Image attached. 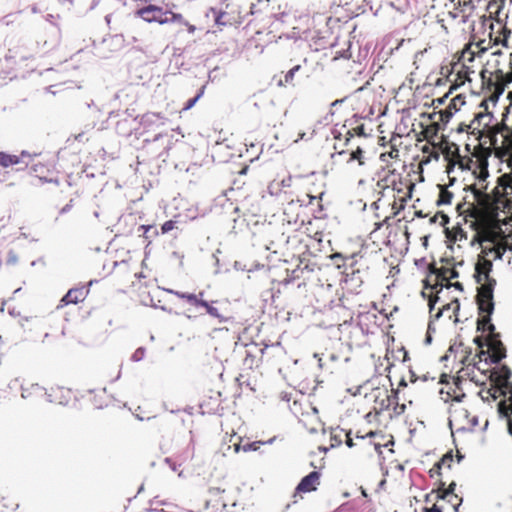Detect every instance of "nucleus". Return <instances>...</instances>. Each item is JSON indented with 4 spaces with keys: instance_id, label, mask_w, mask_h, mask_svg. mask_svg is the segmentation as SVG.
Masks as SVG:
<instances>
[{
    "instance_id": "10",
    "label": "nucleus",
    "mask_w": 512,
    "mask_h": 512,
    "mask_svg": "<svg viewBox=\"0 0 512 512\" xmlns=\"http://www.w3.org/2000/svg\"><path fill=\"white\" fill-rule=\"evenodd\" d=\"M86 293L83 288L70 289L61 299V303L64 305L77 304L84 300Z\"/></svg>"
},
{
    "instance_id": "62",
    "label": "nucleus",
    "mask_w": 512,
    "mask_h": 512,
    "mask_svg": "<svg viewBox=\"0 0 512 512\" xmlns=\"http://www.w3.org/2000/svg\"><path fill=\"white\" fill-rule=\"evenodd\" d=\"M399 386H403V387L407 386L406 381H405L404 379H402V380L400 381V383H399Z\"/></svg>"
},
{
    "instance_id": "16",
    "label": "nucleus",
    "mask_w": 512,
    "mask_h": 512,
    "mask_svg": "<svg viewBox=\"0 0 512 512\" xmlns=\"http://www.w3.org/2000/svg\"><path fill=\"white\" fill-rule=\"evenodd\" d=\"M160 139H165L166 140L165 149H169L171 147V145L173 143V135L169 134V133L158 132L153 137V139H145L144 141L145 142H156V141H159Z\"/></svg>"
},
{
    "instance_id": "49",
    "label": "nucleus",
    "mask_w": 512,
    "mask_h": 512,
    "mask_svg": "<svg viewBox=\"0 0 512 512\" xmlns=\"http://www.w3.org/2000/svg\"><path fill=\"white\" fill-rule=\"evenodd\" d=\"M424 512H442L437 506H433L432 508H427Z\"/></svg>"
},
{
    "instance_id": "53",
    "label": "nucleus",
    "mask_w": 512,
    "mask_h": 512,
    "mask_svg": "<svg viewBox=\"0 0 512 512\" xmlns=\"http://www.w3.org/2000/svg\"><path fill=\"white\" fill-rule=\"evenodd\" d=\"M505 80H506V83H511L512 82V72L511 73H507L505 75Z\"/></svg>"
},
{
    "instance_id": "45",
    "label": "nucleus",
    "mask_w": 512,
    "mask_h": 512,
    "mask_svg": "<svg viewBox=\"0 0 512 512\" xmlns=\"http://www.w3.org/2000/svg\"><path fill=\"white\" fill-rule=\"evenodd\" d=\"M470 127H471V125H466V124L462 123V124L459 125V127L457 129V132L462 133V132L466 131L468 128H470Z\"/></svg>"
},
{
    "instance_id": "64",
    "label": "nucleus",
    "mask_w": 512,
    "mask_h": 512,
    "mask_svg": "<svg viewBox=\"0 0 512 512\" xmlns=\"http://www.w3.org/2000/svg\"><path fill=\"white\" fill-rule=\"evenodd\" d=\"M434 305H435V303L432 300H430V302H429L430 310L434 309Z\"/></svg>"
},
{
    "instance_id": "29",
    "label": "nucleus",
    "mask_w": 512,
    "mask_h": 512,
    "mask_svg": "<svg viewBox=\"0 0 512 512\" xmlns=\"http://www.w3.org/2000/svg\"><path fill=\"white\" fill-rule=\"evenodd\" d=\"M452 305L453 303L444 305L443 308L436 313L435 318L439 319L442 316L444 310L450 309ZM454 310H459V302L457 300L454 302Z\"/></svg>"
},
{
    "instance_id": "48",
    "label": "nucleus",
    "mask_w": 512,
    "mask_h": 512,
    "mask_svg": "<svg viewBox=\"0 0 512 512\" xmlns=\"http://www.w3.org/2000/svg\"><path fill=\"white\" fill-rule=\"evenodd\" d=\"M472 191H473L476 199H479L482 196V192L480 190L476 189L475 187L472 188Z\"/></svg>"
},
{
    "instance_id": "43",
    "label": "nucleus",
    "mask_w": 512,
    "mask_h": 512,
    "mask_svg": "<svg viewBox=\"0 0 512 512\" xmlns=\"http://www.w3.org/2000/svg\"><path fill=\"white\" fill-rule=\"evenodd\" d=\"M189 433H190L191 437H190V444H189L188 448L191 449V457H193L194 456V449H195V447H194V439H193V434H192L191 430L189 431Z\"/></svg>"
},
{
    "instance_id": "41",
    "label": "nucleus",
    "mask_w": 512,
    "mask_h": 512,
    "mask_svg": "<svg viewBox=\"0 0 512 512\" xmlns=\"http://www.w3.org/2000/svg\"><path fill=\"white\" fill-rule=\"evenodd\" d=\"M439 215H440V219H441V221H440L441 226H445L446 224L449 223V217L446 214H444L443 212H439Z\"/></svg>"
},
{
    "instance_id": "46",
    "label": "nucleus",
    "mask_w": 512,
    "mask_h": 512,
    "mask_svg": "<svg viewBox=\"0 0 512 512\" xmlns=\"http://www.w3.org/2000/svg\"><path fill=\"white\" fill-rule=\"evenodd\" d=\"M346 445H347L349 448H352V447L354 446L353 440H352V438L350 437V432H349V433H347Z\"/></svg>"
},
{
    "instance_id": "18",
    "label": "nucleus",
    "mask_w": 512,
    "mask_h": 512,
    "mask_svg": "<svg viewBox=\"0 0 512 512\" xmlns=\"http://www.w3.org/2000/svg\"><path fill=\"white\" fill-rule=\"evenodd\" d=\"M453 198V194L446 189H442L439 194V198L437 200V205H447L450 204Z\"/></svg>"
},
{
    "instance_id": "3",
    "label": "nucleus",
    "mask_w": 512,
    "mask_h": 512,
    "mask_svg": "<svg viewBox=\"0 0 512 512\" xmlns=\"http://www.w3.org/2000/svg\"><path fill=\"white\" fill-rule=\"evenodd\" d=\"M31 387L35 390L43 391V397L50 403L67 405L71 399V390L63 387L51 388L50 391H47L37 383H32Z\"/></svg>"
},
{
    "instance_id": "19",
    "label": "nucleus",
    "mask_w": 512,
    "mask_h": 512,
    "mask_svg": "<svg viewBox=\"0 0 512 512\" xmlns=\"http://www.w3.org/2000/svg\"><path fill=\"white\" fill-rule=\"evenodd\" d=\"M452 460H453L452 452H448V453H446V454L441 458V460H440V461H438V462L434 465V467H433L432 471H433V470H437V471H439V470L442 468V466H443V465H447V466L450 468V467H451V462H452Z\"/></svg>"
},
{
    "instance_id": "34",
    "label": "nucleus",
    "mask_w": 512,
    "mask_h": 512,
    "mask_svg": "<svg viewBox=\"0 0 512 512\" xmlns=\"http://www.w3.org/2000/svg\"><path fill=\"white\" fill-rule=\"evenodd\" d=\"M268 192L270 195H277L280 192L279 184L278 182H271L268 186Z\"/></svg>"
},
{
    "instance_id": "35",
    "label": "nucleus",
    "mask_w": 512,
    "mask_h": 512,
    "mask_svg": "<svg viewBox=\"0 0 512 512\" xmlns=\"http://www.w3.org/2000/svg\"><path fill=\"white\" fill-rule=\"evenodd\" d=\"M175 227V222L172 221V220H169V221H166L162 227H161V230H162V233L165 234V233H168L170 232L171 230H173Z\"/></svg>"
},
{
    "instance_id": "47",
    "label": "nucleus",
    "mask_w": 512,
    "mask_h": 512,
    "mask_svg": "<svg viewBox=\"0 0 512 512\" xmlns=\"http://www.w3.org/2000/svg\"><path fill=\"white\" fill-rule=\"evenodd\" d=\"M354 130L358 135H365L363 125L356 127Z\"/></svg>"
},
{
    "instance_id": "59",
    "label": "nucleus",
    "mask_w": 512,
    "mask_h": 512,
    "mask_svg": "<svg viewBox=\"0 0 512 512\" xmlns=\"http://www.w3.org/2000/svg\"><path fill=\"white\" fill-rule=\"evenodd\" d=\"M305 136H306V134H305L304 132H303V133H300V134H299V136H298V138L295 140V142H298V141H300V140H304V139H305Z\"/></svg>"
},
{
    "instance_id": "60",
    "label": "nucleus",
    "mask_w": 512,
    "mask_h": 512,
    "mask_svg": "<svg viewBox=\"0 0 512 512\" xmlns=\"http://www.w3.org/2000/svg\"><path fill=\"white\" fill-rule=\"evenodd\" d=\"M487 393L493 398V399H496L498 396H497V390L494 391V393H491L490 391H487Z\"/></svg>"
},
{
    "instance_id": "12",
    "label": "nucleus",
    "mask_w": 512,
    "mask_h": 512,
    "mask_svg": "<svg viewBox=\"0 0 512 512\" xmlns=\"http://www.w3.org/2000/svg\"><path fill=\"white\" fill-rule=\"evenodd\" d=\"M456 487L455 482H451L447 489L439 488V492L441 493L439 495V498L441 499H448L449 502H452L454 499L458 500V504L455 505V509L457 510V506L461 504L462 498H459L458 495L454 493Z\"/></svg>"
},
{
    "instance_id": "2",
    "label": "nucleus",
    "mask_w": 512,
    "mask_h": 512,
    "mask_svg": "<svg viewBox=\"0 0 512 512\" xmlns=\"http://www.w3.org/2000/svg\"><path fill=\"white\" fill-rule=\"evenodd\" d=\"M477 331L488 332V348L490 350V360L492 363H499L506 357V349L500 340V336L495 332V326L491 323V315L487 313L480 314L477 320Z\"/></svg>"
},
{
    "instance_id": "55",
    "label": "nucleus",
    "mask_w": 512,
    "mask_h": 512,
    "mask_svg": "<svg viewBox=\"0 0 512 512\" xmlns=\"http://www.w3.org/2000/svg\"><path fill=\"white\" fill-rule=\"evenodd\" d=\"M471 424L473 427L477 426L478 425V417L477 416H474L472 419H471Z\"/></svg>"
},
{
    "instance_id": "28",
    "label": "nucleus",
    "mask_w": 512,
    "mask_h": 512,
    "mask_svg": "<svg viewBox=\"0 0 512 512\" xmlns=\"http://www.w3.org/2000/svg\"><path fill=\"white\" fill-rule=\"evenodd\" d=\"M484 118H489V120H490L491 118H493V115H492V113H489V112H486V113L480 112L475 115L474 120L472 121L471 125H473L475 122H478V124H480L482 119H484Z\"/></svg>"
},
{
    "instance_id": "40",
    "label": "nucleus",
    "mask_w": 512,
    "mask_h": 512,
    "mask_svg": "<svg viewBox=\"0 0 512 512\" xmlns=\"http://www.w3.org/2000/svg\"><path fill=\"white\" fill-rule=\"evenodd\" d=\"M73 207V200H70L65 206H63L60 210V214H65L71 210Z\"/></svg>"
},
{
    "instance_id": "27",
    "label": "nucleus",
    "mask_w": 512,
    "mask_h": 512,
    "mask_svg": "<svg viewBox=\"0 0 512 512\" xmlns=\"http://www.w3.org/2000/svg\"><path fill=\"white\" fill-rule=\"evenodd\" d=\"M504 92V86L499 85L495 88L494 93L490 96V101H492L494 104L497 103L500 95Z\"/></svg>"
},
{
    "instance_id": "7",
    "label": "nucleus",
    "mask_w": 512,
    "mask_h": 512,
    "mask_svg": "<svg viewBox=\"0 0 512 512\" xmlns=\"http://www.w3.org/2000/svg\"><path fill=\"white\" fill-rule=\"evenodd\" d=\"M307 205L304 199L291 200L284 208V215L287 216L288 222H296L298 218V210Z\"/></svg>"
},
{
    "instance_id": "4",
    "label": "nucleus",
    "mask_w": 512,
    "mask_h": 512,
    "mask_svg": "<svg viewBox=\"0 0 512 512\" xmlns=\"http://www.w3.org/2000/svg\"><path fill=\"white\" fill-rule=\"evenodd\" d=\"M137 14L146 22H157L159 24L169 23L168 20V11H164L163 8L148 5L144 8H141L137 11Z\"/></svg>"
},
{
    "instance_id": "24",
    "label": "nucleus",
    "mask_w": 512,
    "mask_h": 512,
    "mask_svg": "<svg viewBox=\"0 0 512 512\" xmlns=\"http://www.w3.org/2000/svg\"><path fill=\"white\" fill-rule=\"evenodd\" d=\"M301 69V66L300 65H296L294 66L293 68H291L284 76V82L286 84H290L292 83L293 79H294V76L296 74V72H298L299 70Z\"/></svg>"
},
{
    "instance_id": "63",
    "label": "nucleus",
    "mask_w": 512,
    "mask_h": 512,
    "mask_svg": "<svg viewBox=\"0 0 512 512\" xmlns=\"http://www.w3.org/2000/svg\"><path fill=\"white\" fill-rule=\"evenodd\" d=\"M453 286H455L458 289H462V285L459 282H456L455 284H453Z\"/></svg>"
},
{
    "instance_id": "57",
    "label": "nucleus",
    "mask_w": 512,
    "mask_h": 512,
    "mask_svg": "<svg viewBox=\"0 0 512 512\" xmlns=\"http://www.w3.org/2000/svg\"><path fill=\"white\" fill-rule=\"evenodd\" d=\"M313 357L318 359V366L322 368V359L319 357V355L315 353Z\"/></svg>"
},
{
    "instance_id": "38",
    "label": "nucleus",
    "mask_w": 512,
    "mask_h": 512,
    "mask_svg": "<svg viewBox=\"0 0 512 512\" xmlns=\"http://www.w3.org/2000/svg\"><path fill=\"white\" fill-rule=\"evenodd\" d=\"M405 409H406V405L405 404H399V403L396 402V405L394 407V412L396 414L400 415V414L404 413Z\"/></svg>"
},
{
    "instance_id": "21",
    "label": "nucleus",
    "mask_w": 512,
    "mask_h": 512,
    "mask_svg": "<svg viewBox=\"0 0 512 512\" xmlns=\"http://www.w3.org/2000/svg\"><path fill=\"white\" fill-rule=\"evenodd\" d=\"M204 88H205V87L203 86V87L200 89V91L197 93V95H196L195 97H193V98L189 99V100L185 103V105H184V107H183V110H184V111H187V110L191 109V108L196 104V102H197V101L202 97V95H203V93H204Z\"/></svg>"
},
{
    "instance_id": "52",
    "label": "nucleus",
    "mask_w": 512,
    "mask_h": 512,
    "mask_svg": "<svg viewBox=\"0 0 512 512\" xmlns=\"http://www.w3.org/2000/svg\"><path fill=\"white\" fill-rule=\"evenodd\" d=\"M464 397H465V394H461V395L455 396L452 400L455 402H461L462 398H464Z\"/></svg>"
},
{
    "instance_id": "32",
    "label": "nucleus",
    "mask_w": 512,
    "mask_h": 512,
    "mask_svg": "<svg viewBox=\"0 0 512 512\" xmlns=\"http://www.w3.org/2000/svg\"><path fill=\"white\" fill-rule=\"evenodd\" d=\"M212 11H213L214 15L216 16V19H215L216 23L218 25H226L227 22L223 20V18L227 15L226 12H221V11L216 12V10H214V9Z\"/></svg>"
},
{
    "instance_id": "56",
    "label": "nucleus",
    "mask_w": 512,
    "mask_h": 512,
    "mask_svg": "<svg viewBox=\"0 0 512 512\" xmlns=\"http://www.w3.org/2000/svg\"><path fill=\"white\" fill-rule=\"evenodd\" d=\"M415 216H416V217H418V218H424V217H426V215H425V214H423V212H422L421 210L416 211V212H415Z\"/></svg>"
},
{
    "instance_id": "1",
    "label": "nucleus",
    "mask_w": 512,
    "mask_h": 512,
    "mask_svg": "<svg viewBox=\"0 0 512 512\" xmlns=\"http://www.w3.org/2000/svg\"><path fill=\"white\" fill-rule=\"evenodd\" d=\"M493 264L490 260L481 259L475 266L476 282L480 284L476 297L479 314L494 312L493 293L496 280L490 277Z\"/></svg>"
},
{
    "instance_id": "31",
    "label": "nucleus",
    "mask_w": 512,
    "mask_h": 512,
    "mask_svg": "<svg viewBox=\"0 0 512 512\" xmlns=\"http://www.w3.org/2000/svg\"><path fill=\"white\" fill-rule=\"evenodd\" d=\"M6 262L9 265H15L18 262V256L13 250L8 251Z\"/></svg>"
},
{
    "instance_id": "58",
    "label": "nucleus",
    "mask_w": 512,
    "mask_h": 512,
    "mask_svg": "<svg viewBox=\"0 0 512 512\" xmlns=\"http://www.w3.org/2000/svg\"><path fill=\"white\" fill-rule=\"evenodd\" d=\"M398 399V391H394V395L392 396V398H389L390 402L392 401H397Z\"/></svg>"
},
{
    "instance_id": "54",
    "label": "nucleus",
    "mask_w": 512,
    "mask_h": 512,
    "mask_svg": "<svg viewBox=\"0 0 512 512\" xmlns=\"http://www.w3.org/2000/svg\"><path fill=\"white\" fill-rule=\"evenodd\" d=\"M42 168H43V167H42L41 165H39V164H35V165L32 167L33 171H34V172H36V173H37V172H40V170H41Z\"/></svg>"
},
{
    "instance_id": "11",
    "label": "nucleus",
    "mask_w": 512,
    "mask_h": 512,
    "mask_svg": "<svg viewBox=\"0 0 512 512\" xmlns=\"http://www.w3.org/2000/svg\"><path fill=\"white\" fill-rule=\"evenodd\" d=\"M135 119L124 118L117 122L116 131L119 135L129 137L132 133Z\"/></svg>"
},
{
    "instance_id": "17",
    "label": "nucleus",
    "mask_w": 512,
    "mask_h": 512,
    "mask_svg": "<svg viewBox=\"0 0 512 512\" xmlns=\"http://www.w3.org/2000/svg\"><path fill=\"white\" fill-rule=\"evenodd\" d=\"M499 185L506 194L512 193V175L504 174L499 178Z\"/></svg>"
},
{
    "instance_id": "5",
    "label": "nucleus",
    "mask_w": 512,
    "mask_h": 512,
    "mask_svg": "<svg viewBox=\"0 0 512 512\" xmlns=\"http://www.w3.org/2000/svg\"><path fill=\"white\" fill-rule=\"evenodd\" d=\"M168 119L161 113L147 112L140 118V125L144 132L157 131L166 125Z\"/></svg>"
},
{
    "instance_id": "37",
    "label": "nucleus",
    "mask_w": 512,
    "mask_h": 512,
    "mask_svg": "<svg viewBox=\"0 0 512 512\" xmlns=\"http://www.w3.org/2000/svg\"><path fill=\"white\" fill-rule=\"evenodd\" d=\"M140 229H143V230H144V235H145V237H146V238H148V237H149V236H147V232L152 231L154 234H156V233H157L156 228H155L154 226H151V225H142V226L140 227Z\"/></svg>"
},
{
    "instance_id": "25",
    "label": "nucleus",
    "mask_w": 512,
    "mask_h": 512,
    "mask_svg": "<svg viewBox=\"0 0 512 512\" xmlns=\"http://www.w3.org/2000/svg\"><path fill=\"white\" fill-rule=\"evenodd\" d=\"M350 161L357 160L359 162V165H363V151L361 148H357L355 151H353L350 155Z\"/></svg>"
},
{
    "instance_id": "44",
    "label": "nucleus",
    "mask_w": 512,
    "mask_h": 512,
    "mask_svg": "<svg viewBox=\"0 0 512 512\" xmlns=\"http://www.w3.org/2000/svg\"><path fill=\"white\" fill-rule=\"evenodd\" d=\"M506 392H509L510 393V397H509V400L511 402V405H512V383H507V389L502 391L503 394H506Z\"/></svg>"
},
{
    "instance_id": "15",
    "label": "nucleus",
    "mask_w": 512,
    "mask_h": 512,
    "mask_svg": "<svg viewBox=\"0 0 512 512\" xmlns=\"http://www.w3.org/2000/svg\"><path fill=\"white\" fill-rule=\"evenodd\" d=\"M264 443L265 442H262V441L245 443L243 445L241 443H238V444L234 445V449L236 452H239L240 450H242L244 452L257 451L260 448V446L263 445Z\"/></svg>"
},
{
    "instance_id": "61",
    "label": "nucleus",
    "mask_w": 512,
    "mask_h": 512,
    "mask_svg": "<svg viewBox=\"0 0 512 512\" xmlns=\"http://www.w3.org/2000/svg\"><path fill=\"white\" fill-rule=\"evenodd\" d=\"M495 258H497V259H501V258H502V253H501V252H499V251H496V252H495Z\"/></svg>"
},
{
    "instance_id": "36",
    "label": "nucleus",
    "mask_w": 512,
    "mask_h": 512,
    "mask_svg": "<svg viewBox=\"0 0 512 512\" xmlns=\"http://www.w3.org/2000/svg\"><path fill=\"white\" fill-rule=\"evenodd\" d=\"M291 182H292V178H291V176H288V177L282 179L281 182H278L279 188L281 189V188H285V187H290Z\"/></svg>"
},
{
    "instance_id": "30",
    "label": "nucleus",
    "mask_w": 512,
    "mask_h": 512,
    "mask_svg": "<svg viewBox=\"0 0 512 512\" xmlns=\"http://www.w3.org/2000/svg\"><path fill=\"white\" fill-rule=\"evenodd\" d=\"M168 20H169V23L170 22H179V23L184 22L183 16L181 14L172 13L170 11H168Z\"/></svg>"
},
{
    "instance_id": "26",
    "label": "nucleus",
    "mask_w": 512,
    "mask_h": 512,
    "mask_svg": "<svg viewBox=\"0 0 512 512\" xmlns=\"http://www.w3.org/2000/svg\"><path fill=\"white\" fill-rule=\"evenodd\" d=\"M144 356H145V348L139 347L132 354L131 360L134 361V362H139V361H141L144 358Z\"/></svg>"
},
{
    "instance_id": "20",
    "label": "nucleus",
    "mask_w": 512,
    "mask_h": 512,
    "mask_svg": "<svg viewBox=\"0 0 512 512\" xmlns=\"http://www.w3.org/2000/svg\"><path fill=\"white\" fill-rule=\"evenodd\" d=\"M32 384L29 385V387H25L24 385L21 386V396L22 398L26 399L30 397L32 394L43 396V391L35 390L31 387Z\"/></svg>"
},
{
    "instance_id": "9",
    "label": "nucleus",
    "mask_w": 512,
    "mask_h": 512,
    "mask_svg": "<svg viewBox=\"0 0 512 512\" xmlns=\"http://www.w3.org/2000/svg\"><path fill=\"white\" fill-rule=\"evenodd\" d=\"M31 155L27 151H22L20 156L11 155L5 152H0V166L3 168H8L13 165H17L22 162V158L30 157Z\"/></svg>"
},
{
    "instance_id": "6",
    "label": "nucleus",
    "mask_w": 512,
    "mask_h": 512,
    "mask_svg": "<svg viewBox=\"0 0 512 512\" xmlns=\"http://www.w3.org/2000/svg\"><path fill=\"white\" fill-rule=\"evenodd\" d=\"M319 480L320 473L317 471H312L301 479L296 487V491L303 493L315 491L319 485Z\"/></svg>"
},
{
    "instance_id": "13",
    "label": "nucleus",
    "mask_w": 512,
    "mask_h": 512,
    "mask_svg": "<svg viewBox=\"0 0 512 512\" xmlns=\"http://www.w3.org/2000/svg\"><path fill=\"white\" fill-rule=\"evenodd\" d=\"M434 273L438 278H440L442 281L448 282L449 279H455L458 278L459 273L454 268H446L442 267L440 269L435 268Z\"/></svg>"
},
{
    "instance_id": "42",
    "label": "nucleus",
    "mask_w": 512,
    "mask_h": 512,
    "mask_svg": "<svg viewBox=\"0 0 512 512\" xmlns=\"http://www.w3.org/2000/svg\"><path fill=\"white\" fill-rule=\"evenodd\" d=\"M474 343H475L478 347H480V348H482V347L485 345V341L483 340V338H482L481 336H477V337H475V338H474Z\"/></svg>"
},
{
    "instance_id": "51",
    "label": "nucleus",
    "mask_w": 512,
    "mask_h": 512,
    "mask_svg": "<svg viewBox=\"0 0 512 512\" xmlns=\"http://www.w3.org/2000/svg\"><path fill=\"white\" fill-rule=\"evenodd\" d=\"M440 394H441V395H444V391H443V390H440ZM445 394H446V397L441 396V398H442L445 402H447V401L449 400V398H450V393H449V392H446Z\"/></svg>"
},
{
    "instance_id": "14",
    "label": "nucleus",
    "mask_w": 512,
    "mask_h": 512,
    "mask_svg": "<svg viewBox=\"0 0 512 512\" xmlns=\"http://www.w3.org/2000/svg\"><path fill=\"white\" fill-rule=\"evenodd\" d=\"M511 375H512V372L508 366L503 365L499 368V370L497 372V377L501 381V390L504 391L507 389V383H511L509 381Z\"/></svg>"
},
{
    "instance_id": "33",
    "label": "nucleus",
    "mask_w": 512,
    "mask_h": 512,
    "mask_svg": "<svg viewBox=\"0 0 512 512\" xmlns=\"http://www.w3.org/2000/svg\"><path fill=\"white\" fill-rule=\"evenodd\" d=\"M453 114H454V111L452 109H450L448 106L447 109H445L444 111L441 112V120L444 122H448L450 120V118L453 116Z\"/></svg>"
},
{
    "instance_id": "39",
    "label": "nucleus",
    "mask_w": 512,
    "mask_h": 512,
    "mask_svg": "<svg viewBox=\"0 0 512 512\" xmlns=\"http://www.w3.org/2000/svg\"><path fill=\"white\" fill-rule=\"evenodd\" d=\"M499 412L501 414H504V415H507L508 414V410H509V407L506 405V403L504 401L500 402L499 405Z\"/></svg>"
},
{
    "instance_id": "8",
    "label": "nucleus",
    "mask_w": 512,
    "mask_h": 512,
    "mask_svg": "<svg viewBox=\"0 0 512 512\" xmlns=\"http://www.w3.org/2000/svg\"><path fill=\"white\" fill-rule=\"evenodd\" d=\"M166 291L170 294L176 295L181 299L187 300L190 304L194 306L206 305V301L202 299L204 295L203 292H200L198 295H196L193 293H184L173 289H166Z\"/></svg>"
},
{
    "instance_id": "22",
    "label": "nucleus",
    "mask_w": 512,
    "mask_h": 512,
    "mask_svg": "<svg viewBox=\"0 0 512 512\" xmlns=\"http://www.w3.org/2000/svg\"><path fill=\"white\" fill-rule=\"evenodd\" d=\"M200 306L204 307L210 316L220 319L221 322L224 320V318L220 315L218 309L209 305L208 302H206V305Z\"/></svg>"
},
{
    "instance_id": "23",
    "label": "nucleus",
    "mask_w": 512,
    "mask_h": 512,
    "mask_svg": "<svg viewBox=\"0 0 512 512\" xmlns=\"http://www.w3.org/2000/svg\"><path fill=\"white\" fill-rule=\"evenodd\" d=\"M464 103V97L462 95H457L451 100L449 108L456 112L458 110V106L464 105Z\"/></svg>"
},
{
    "instance_id": "50",
    "label": "nucleus",
    "mask_w": 512,
    "mask_h": 512,
    "mask_svg": "<svg viewBox=\"0 0 512 512\" xmlns=\"http://www.w3.org/2000/svg\"><path fill=\"white\" fill-rule=\"evenodd\" d=\"M440 218L439 212H437L433 217L430 218V223H436Z\"/></svg>"
}]
</instances>
